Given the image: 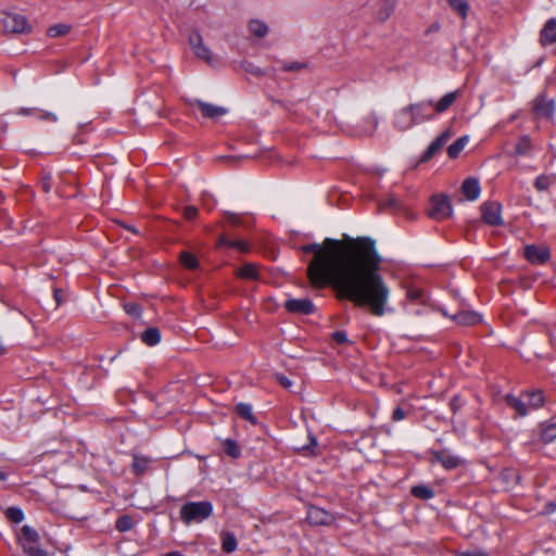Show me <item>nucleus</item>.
Listing matches in <instances>:
<instances>
[{"label": "nucleus", "instance_id": "bf43d9fd", "mask_svg": "<svg viewBox=\"0 0 556 556\" xmlns=\"http://www.w3.org/2000/svg\"><path fill=\"white\" fill-rule=\"evenodd\" d=\"M165 556H182V555L178 552H169Z\"/></svg>", "mask_w": 556, "mask_h": 556}, {"label": "nucleus", "instance_id": "4c0bfd02", "mask_svg": "<svg viewBox=\"0 0 556 556\" xmlns=\"http://www.w3.org/2000/svg\"><path fill=\"white\" fill-rule=\"evenodd\" d=\"M179 258L181 264L188 269H195L199 267V261L191 252L182 251Z\"/></svg>", "mask_w": 556, "mask_h": 556}, {"label": "nucleus", "instance_id": "6e6552de", "mask_svg": "<svg viewBox=\"0 0 556 556\" xmlns=\"http://www.w3.org/2000/svg\"><path fill=\"white\" fill-rule=\"evenodd\" d=\"M283 307L291 314L295 315H311L315 313L316 307L311 299H288Z\"/></svg>", "mask_w": 556, "mask_h": 556}, {"label": "nucleus", "instance_id": "39448f33", "mask_svg": "<svg viewBox=\"0 0 556 556\" xmlns=\"http://www.w3.org/2000/svg\"><path fill=\"white\" fill-rule=\"evenodd\" d=\"M428 455L430 464L433 465L439 463L446 470L455 469L462 465V459L458 456L451 454L447 450H430Z\"/></svg>", "mask_w": 556, "mask_h": 556}, {"label": "nucleus", "instance_id": "774afa93", "mask_svg": "<svg viewBox=\"0 0 556 556\" xmlns=\"http://www.w3.org/2000/svg\"><path fill=\"white\" fill-rule=\"evenodd\" d=\"M2 199H3V195H2V193L0 192V201H2Z\"/></svg>", "mask_w": 556, "mask_h": 556}, {"label": "nucleus", "instance_id": "5fc2aeb1", "mask_svg": "<svg viewBox=\"0 0 556 556\" xmlns=\"http://www.w3.org/2000/svg\"><path fill=\"white\" fill-rule=\"evenodd\" d=\"M387 206L391 207V208H395V210H399L401 207V204L399 202V200L394 197H391L387 203H386Z\"/></svg>", "mask_w": 556, "mask_h": 556}, {"label": "nucleus", "instance_id": "a19ab883", "mask_svg": "<svg viewBox=\"0 0 556 556\" xmlns=\"http://www.w3.org/2000/svg\"><path fill=\"white\" fill-rule=\"evenodd\" d=\"M306 67H307L306 63L293 61V62H283L282 66H281V70L285 71V72H299V71L304 70Z\"/></svg>", "mask_w": 556, "mask_h": 556}, {"label": "nucleus", "instance_id": "aec40b11", "mask_svg": "<svg viewBox=\"0 0 556 556\" xmlns=\"http://www.w3.org/2000/svg\"><path fill=\"white\" fill-rule=\"evenodd\" d=\"M533 111L540 116H551L554 111L553 101L540 96L534 101Z\"/></svg>", "mask_w": 556, "mask_h": 556}, {"label": "nucleus", "instance_id": "f257e3e1", "mask_svg": "<svg viewBox=\"0 0 556 556\" xmlns=\"http://www.w3.org/2000/svg\"><path fill=\"white\" fill-rule=\"evenodd\" d=\"M301 251L314 255L307 266L314 289L331 287L338 299L366 307L374 316L386 314L390 288L381 275L383 260L372 238H326L321 244L303 245Z\"/></svg>", "mask_w": 556, "mask_h": 556}, {"label": "nucleus", "instance_id": "2eb2a0df", "mask_svg": "<svg viewBox=\"0 0 556 556\" xmlns=\"http://www.w3.org/2000/svg\"><path fill=\"white\" fill-rule=\"evenodd\" d=\"M450 139V132L444 131L442 132L435 140H433L430 146L427 148V150L424 152L421 160L424 162H427L431 160L447 142Z\"/></svg>", "mask_w": 556, "mask_h": 556}, {"label": "nucleus", "instance_id": "4d7b16f0", "mask_svg": "<svg viewBox=\"0 0 556 556\" xmlns=\"http://www.w3.org/2000/svg\"><path fill=\"white\" fill-rule=\"evenodd\" d=\"M545 510H546V513H549V514L556 511V502H548L545 506Z\"/></svg>", "mask_w": 556, "mask_h": 556}, {"label": "nucleus", "instance_id": "a878e982", "mask_svg": "<svg viewBox=\"0 0 556 556\" xmlns=\"http://www.w3.org/2000/svg\"><path fill=\"white\" fill-rule=\"evenodd\" d=\"M217 244L219 247H228V248L237 249L243 253L248 252L250 249L248 242H245L243 240H232V239L227 238L224 235L218 238Z\"/></svg>", "mask_w": 556, "mask_h": 556}, {"label": "nucleus", "instance_id": "f704fd0d", "mask_svg": "<svg viewBox=\"0 0 556 556\" xmlns=\"http://www.w3.org/2000/svg\"><path fill=\"white\" fill-rule=\"evenodd\" d=\"M468 142V138L460 137L457 140H455L448 148H447V154L451 159H456L460 152L464 150L466 143Z\"/></svg>", "mask_w": 556, "mask_h": 556}, {"label": "nucleus", "instance_id": "de8ad7c7", "mask_svg": "<svg viewBox=\"0 0 556 556\" xmlns=\"http://www.w3.org/2000/svg\"><path fill=\"white\" fill-rule=\"evenodd\" d=\"M406 417V413L401 408L396 407L392 413V420L393 421H401Z\"/></svg>", "mask_w": 556, "mask_h": 556}, {"label": "nucleus", "instance_id": "0eeeda50", "mask_svg": "<svg viewBox=\"0 0 556 556\" xmlns=\"http://www.w3.org/2000/svg\"><path fill=\"white\" fill-rule=\"evenodd\" d=\"M407 106L408 110L412 112L416 124H421L424 122L430 121L435 115V112L433 110V101H420L417 103H412Z\"/></svg>", "mask_w": 556, "mask_h": 556}, {"label": "nucleus", "instance_id": "7c9ffc66", "mask_svg": "<svg viewBox=\"0 0 556 556\" xmlns=\"http://www.w3.org/2000/svg\"><path fill=\"white\" fill-rule=\"evenodd\" d=\"M410 494L419 500H430L434 496V491L428 485L418 484L410 489Z\"/></svg>", "mask_w": 556, "mask_h": 556}, {"label": "nucleus", "instance_id": "8fccbe9b", "mask_svg": "<svg viewBox=\"0 0 556 556\" xmlns=\"http://www.w3.org/2000/svg\"><path fill=\"white\" fill-rule=\"evenodd\" d=\"M393 10H394V3H393V2L388 1V2H386V3H384V5H383V8L381 9L380 13H382V12H383V14H384V15H383V18H387V17H389V16H390V14L393 12Z\"/></svg>", "mask_w": 556, "mask_h": 556}, {"label": "nucleus", "instance_id": "49530a36", "mask_svg": "<svg viewBox=\"0 0 556 556\" xmlns=\"http://www.w3.org/2000/svg\"><path fill=\"white\" fill-rule=\"evenodd\" d=\"M450 406H451L453 413H456L458 409H460V407L463 406L460 396H458V395L453 396V399L451 400Z\"/></svg>", "mask_w": 556, "mask_h": 556}, {"label": "nucleus", "instance_id": "37998d69", "mask_svg": "<svg viewBox=\"0 0 556 556\" xmlns=\"http://www.w3.org/2000/svg\"><path fill=\"white\" fill-rule=\"evenodd\" d=\"M199 214V211L195 206H186L184 208V217L187 219V220H193L197 218Z\"/></svg>", "mask_w": 556, "mask_h": 556}, {"label": "nucleus", "instance_id": "cd10ccee", "mask_svg": "<svg viewBox=\"0 0 556 556\" xmlns=\"http://www.w3.org/2000/svg\"><path fill=\"white\" fill-rule=\"evenodd\" d=\"M237 276L241 279L257 280L260 274L257 267L254 264L247 263L238 269Z\"/></svg>", "mask_w": 556, "mask_h": 556}, {"label": "nucleus", "instance_id": "680f3d73", "mask_svg": "<svg viewBox=\"0 0 556 556\" xmlns=\"http://www.w3.org/2000/svg\"><path fill=\"white\" fill-rule=\"evenodd\" d=\"M371 119H372V130H375L377 128L378 122L375 117H371Z\"/></svg>", "mask_w": 556, "mask_h": 556}, {"label": "nucleus", "instance_id": "bb28decb", "mask_svg": "<svg viewBox=\"0 0 556 556\" xmlns=\"http://www.w3.org/2000/svg\"><path fill=\"white\" fill-rule=\"evenodd\" d=\"M222 549L227 553H233L237 549L238 542L233 533L224 531L220 533Z\"/></svg>", "mask_w": 556, "mask_h": 556}, {"label": "nucleus", "instance_id": "58836bf2", "mask_svg": "<svg viewBox=\"0 0 556 556\" xmlns=\"http://www.w3.org/2000/svg\"><path fill=\"white\" fill-rule=\"evenodd\" d=\"M4 515L7 519L13 523H20L24 520V513L20 507H8Z\"/></svg>", "mask_w": 556, "mask_h": 556}, {"label": "nucleus", "instance_id": "f8f14e48", "mask_svg": "<svg viewBox=\"0 0 556 556\" xmlns=\"http://www.w3.org/2000/svg\"><path fill=\"white\" fill-rule=\"evenodd\" d=\"M539 42L542 47L556 43V18L552 17L545 22L540 30Z\"/></svg>", "mask_w": 556, "mask_h": 556}, {"label": "nucleus", "instance_id": "6e6d98bb", "mask_svg": "<svg viewBox=\"0 0 556 556\" xmlns=\"http://www.w3.org/2000/svg\"><path fill=\"white\" fill-rule=\"evenodd\" d=\"M35 111H36L35 109L21 108V109H18V111L16 113L20 115L27 116V115L33 114Z\"/></svg>", "mask_w": 556, "mask_h": 556}, {"label": "nucleus", "instance_id": "79ce46f5", "mask_svg": "<svg viewBox=\"0 0 556 556\" xmlns=\"http://www.w3.org/2000/svg\"><path fill=\"white\" fill-rule=\"evenodd\" d=\"M407 298L410 301L424 302L425 301V292L421 289L412 288L407 291Z\"/></svg>", "mask_w": 556, "mask_h": 556}, {"label": "nucleus", "instance_id": "f03ea898", "mask_svg": "<svg viewBox=\"0 0 556 556\" xmlns=\"http://www.w3.org/2000/svg\"><path fill=\"white\" fill-rule=\"evenodd\" d=\"M213 514V504L208 501L187 502L180 508V519L185 525L200 523Z\"/></svg>", "mask_w": 556, "mask_h": 556}, {"label": "nucleus", "instance_id": "dca6fc26", "mask_svg": "<svg viewBox=\"0 0 556 556\" xmlns=\"http://www.w3.org/2000/svg\"><path fill=\"white\" fill-rule=\"evenodd\" d=\"M480 184L478 179L476 178H467L464 180L462 185V192L464 193L465 198L469 201H475L480 195Z\"/></svg>", "mask_w": 556, "mask_h": 556}, {"label": "nucleus", "instance_id": "6ab92c4d", "mask_svg": "<svg viewBox=\"0 0 556 556\" xmlns=\"http://www.w3.org/2000/svg\"><path fill=\"white\" fill-rule=\"evenodd\" d=\"M556 185V174H541L534 181L533 187L538 192L548 191L551 187Z\"/></svg>", "mask_w": 556, "mask_h": 556}, {"label": "nucleus", "instance_id": "ea45409f", "mask_svg": "<svg viewBox=\"0 0 556 556\" xmlns=\"http://www.w3.org/2000/svg\"><path fill=\"white\" fill-rule=\"evenodd\" d=\"M134 527V522L130 516L123 515L119 518H117L115 522V529L119 532H127L131 530Z\"/></svg>", "mask_w": 556, "mask_h": 556}, {"label": "nucleus", "instance_id": "ddd939ff", "mask_svg": "<svg viewBox=\"0 0 556 556\" xmlns=\"http://www.w3.org/2000/svg\"><path fill=\"white\" fill-rule=\"evenodd\" d=\"M306 518L308 522L314 526H327L333 520L332 515L317 506H311L308 508Z\"/></svg>", "mask_w": 556, "mask_h": 556}, {"label": "nucleus", "instance_id": "9b49d317", "mask_svg": "<svg viewBox=\"0 0 556 556\" xmlns=\"http://www.w3.org/2000/svg\"><path fill=\"white\" fill-rule=\"evenodd\" d=\"M188 40L194 54L199 59L205 61L206 63L212 62L211 50L203 43L202 36L198 31L191 33Z\"/></svg>", "mask_w": 556, "mask_h": 556}, {"label": "nucleus", "instance_id": "052dcab7", "mask_svg": "<svg viewBox=\"0 0 556 556\" xmlns=\"http://www.w3.org/2000/svg\"><path fill=\"white\" fill-rule=\"evenodd\" d=\"M251 73H252V74H254V75H256V76H261V75H263V72H262L260 68H257V70H255V71H251Z\"/></svg>", "mask_w": 556, "mask_h": 556}, {"label": "nucleus", "instance_id": "4be33fe9", "mask_svg": "<svg viewBox=\"0 0 556 556\" xmlns=\"http://www.w3.org/2000/svg\"><path fill=\"white\" fill-rule=\"evenodd\" d=\"M505 402L520 417L526 416L529 412L527 403L513 394H507Z\"/></svg>", "mask_w": 556, "mask_h": 556}, {"label": "nucleus", "instance_id": "412c9836", "mask_svg": "<svg viewBox=\"0 0 556 556\" xmlns=\"http://www.w3.org/2000/svg\"><path fill=\"white\" fill-rule=\"evenodd\" d=\"M458 325L472 326L481 320V316L475 312L464 311L452 317Z\"/></svg>", "mask_w": 556, "mask_h": 556}, {"label": "nucleus", "instance_id": "a18cd8bd", "mask_svg": "<svg viewBox=\"0 0 556 556\" xmlns=\"http://www.w3.org/2000/svg\"><path fill=\"white\" fill-rule=\"evenodd\" d=\"M332 339L338 344H344V343H346L349 341L348 340V336H346V333L344 331H334L332 333Z\"/></svg>", "mask_w": 556, "mask_h": 556}, {"label": "nucleus", "instance_id": "473e14b6", "mask_svg": "<svg viewBox=\"0 0 556 556\" xmlns=\"http://www.w3.org/2000/svg\"><path fill=\"white\" fill-rule=\"evenodd\" d=\"M451 9L456 12L463 20L467 17L469 4L466 0H446Z\"/></svg>", "mask_w": 556, "mask_h": 556}, {"label": "nucleus", "instance_id": "864d4df0", "mask_svg": "<svg viewBox=\"0 0 556 556\" xmlns=\"http://www.w3.org/2000/svg\"><path fill=\"white\" fill-rule=\"evenodd\" d=\"M40 186H41V189L43 190V192H46V193L50 192L51 187H52L50 177H43L40 182Z\"/></svg>", "mask_w": 556, "mask_h": 556}, {"label": "nucleus", "instance_id": "09e8293b", "mask_svg": "<svg viewBox=\"0 0 556 556\" xmlns=\"http://www.w3.org/2000/svg\"><path fill=\"white\" fill-rule=\"evenodd\" d=\"M276 379L279 382V384L286 389H290L292 386V381L283 375H277Z\"/></svg>", "mask_w": 556, "mask_h": 556}, {"label": "nucleus", "instance_id": "393cba45", "mask_svg": "<svg viewBox=\"0 0 556 556\" xmlns=\"http://www.w3.org/2000/svg\"><path fill=\"white\" fill-rule=\"evenodd\" d=\"M532 150V141L529 136H521L515 144L513 155L523 156L528 155Z\"/></svg>", "mask_w": 556, "mask_h": 556}, {"label": "nucleus", "instance_id": "1a4fd4ad", "mask_svg": "<svg viewBox=\"0 0 556 556\" xmlns=\"http://www.w3.org/2000/svg\"><path fill=\"white\" fill-rule=\"evenodd\" d=\"M502 206L497 202H485L481 205L482 220L490 226H500L503 224Z\"/></svg>", "mask_w": 556, "mask_h": 556}, {"label": "nucleus", "instance_id": "c03bdc74", "mask_svg": "<svg viewBox=\"0 0 556 556\" xmlns=\"http://www.w3.org/2000/svg\"><path fill=\"white\" fill-rule=\"evenodd\" d=\"M24 553L27 556H48L47 552L43 551L42 548H40L39 546H37V547L27 546V547H25Z\"/></svg>", "mask_w": 556, "mask_h": 556}, {"label": "nucleus", "instance_id": "c85d7f7f", "mask_svg": "<svg viewBox=\"0 0 556 556\" xmlns=\"http://www.w3.org/2000/svg\"><path fill=\"white\" fill-rule=\"evenodd\" d=\"M141 341L149 346L157 344L161 340V332L157 328L151 327L141 333Z\"/></svg>", "mask_w": 556, "mask_h": 556}, {"label": "nucleus", "instance_id": "c756f323", "mask_svg": "<svg viewBox=\"0 0 556 556\" xmlns=\"http://www.w3.org/2000/svg\"><path fill=\"white\" fill-rule=\"evenodd\" d=\"M224 452L229 457L237 459L241 456V448L237 441L232 439H225L223 442Z\"/></svg>", "mask_w": 556, "mask_h": 556}, {"label": "nucleus", "instance_id": "5701e85b", "mask_svg": "<svg viewBox=\"0 0 556 556\" xmlns=\"http://www.w3.org/2000/svg\"><path fill=\"white\" fill-rule=\"evenodd\" d=\"M556 440V422H546L541 425L540 441L548 444Z\"/></svg>", "mask_w": 556, "mask_h": 556}, {"label": "nucleus", "instance_id": "69168bd1", "mask_svg": "<svg viewBox=\"0 0 556 556\" xmlns=\"http://www.w3.org/2000/svg\"><path fill=\"white\" fill-rule=\"evenodd\" d=\"M274 102H276V103H278V104H282V102H281V101H279V100H275Z\"/></svg>", "mask_w": 556, "mask_h": 556}, {"label": "nucleus", "instance_id": "e2e57ef3", "mask_svg": "<svg viewBox=\"0 0 556 556\" xmlns=\"http://www.w3.org/2000/svg\"><path fill=\"white\" fill-rule=\"evenodd\" d=\"M7 479V473L3 471H0V481H3Z\"/></svg>", "mask_w": 556, "mask_h": 556}, {"label": "nucleus", "instance_id": "13d9d810", "mask_svg": "<svg viewBox=\"0 0 556 556\" xmlns=\"http://www.w3.org/2000/svg\"><path fill=\"white\" fill-rule=\"evenodd\" d=\"M462 556H489L484 552H464Z\"/></svg>", "mask_w": 556, "mask_h": 556}, {"label": "nucleus", "instance_id": "0e129e2a", "mask_svg": "<svg viewBox=\"0 0 556 556\" xmlns=\"http://www.w3.org/2000/svg\"><path fill=\"white\" fill-rule=\"evenodd\" d=\"M311 444H312V445H317L316 439H315V438H313V437L311 438Z\"/></svg>", "mask_w": 556, "mask_h": 556}, {"label": "nucleus", "instance_id": "f3484780", "mask_svg": "<svg viewBox=\"0 0 556 556\" xmlns=\"http://www.w3.org/2000/svg\"><path fill=\"white\" fill-rule=\"evenodd\" d=\"M21 534H22V536H21L20 541H21L23 551H25V547H27V546H31V547L38 546L39 535L35 529L25 525L21 529Z\"/></svg>", "mask_w": 556, "mask_h": 556}, {"label": "nucleus", "instance_id": "b1692460", "mask_svg": "<svg viewBox=\"0 0 556 556\" xmlns=\"http://www.w3.org/2000/svg\"><path fill=\"white\" fill-rule=\"evenodd\" d=\"M151 463V459L147 456L134 455L131 469L136 476H142Z\"/></svg>", "mask_w": 556, "mask_h": 556}, {"label": "nucleus", "instance_id": "603ef678", "mask_svg": "<svg viewBox=\"0 0 556 556\" xmlns=\"http://www.w3.org/2000/svg\"><path fill=\"white\" fill-rule=\"evenodd\" d=\"M125 309L128 314L130 315H136V316H139L140 315V308L138 305L136 304H127L125 306Z\"/></svg>", "mask_w": 556, "mask_h": 556}, {"label": "nucleus", "instance_id": "423d86ee", "mask_svg": "<svg viewBox=\"0 0 556 556\" xmlns=\"http://www.w3.org/2000/svg\"><path fill=\"white\" fill-rule=\"evenodd\" d=\"M525 258L533 265H543L551 258V250L546 245L528 244L523 249Z\"/></svg>", "mask_w": 556, "mask_h": 556}, {"label": "nucleus", "instance_id": "4468645a", "mask_svg": "<svg viewBox=\"0 0 556 556\" xmlns=\"http://www.w3.org/2000/svg\"><path fill=\"white\" fill-rule=\"evenodd\" d=\"M414 125H416V123L412 112L408 110V106H405L395 113L393 126L397 130L405 131L410 129Z\"/></svg>", "mask_w": 556, "mask_h": 556}, {"label": "nucleus", "instance_id": "3c124183", "mask_svg": "<svg viewBox=\"0 0 556 556\" xmlns=\"http://www.w3.org/2000/svg\"><path fill=\"white\" fill-rule=\"evenodd\" d=\"M39 118L43 119V121H49V122H56V119H58L55 114L50 113V112H45V111H40Z\"/></svg>", "mask_w": 556, "mask_h": 556}, {"label": "nucleus", "instance_id": "20e7f679", "mask_svg": "<svg viewBox=\"0 0 556 556\" xmlns=\"http://www.w3.org/2000/svg\"><path fill=\"white\" fill-rule=\"evenodd\" d=\"M453 207L450 199L443 194L433 195L430 200L428 216L434 220H444L452 216Z\"/></svg>", "mask_w": 556, "mask_h": 556}, {"label": "nucleus", "instance_id": "7ed1b4c3", "mask_svg": "<svg viewBox=\"0 0 556 556\" xmlns=\"http://www.w3.org/2000/svg\"><path fill=\"white\" fill-rule=\"evenodd\" d=\"M0 25L5 33H29L31 26L24 15L11 12H0Z\"/></svg>", "mask_w": 556, "mask_h": 556}, {"label": "nucleus", "instance_id": "338daca9", "mask_svg": "<svg viewBox=\"0 0 556 556\" xmlns=\"http://www.w3.org/2000/svg\"><path fill=\"white\" fill-rule=\"evenodd\" d=\"M128 230L135 231L132 227H127Z\"/></svg>", "mask_w": 556, "mask_h": 556}, {"label": "nucleus", "instance_id": "2f4dec72", "mask_svg": "<svg viewBox=\"0 0 556 556\" xmlns=\"http://www.w3.org/2000/svg\"><path fill=\"white\" fill-rule=\"evenodd\" d=\"M235 410L239 417L250 421L251 424L255 425L257 422L250 404L239 403L237 404Z\"/></svg>", "mask_w": 556, "mask_h": 556}, {"label": "nucleus", "instance_id": "9d476101", "mask_svg": "<svg viewBox=\"0 0 556 556\" xmlns=\"http://www.w3.org/2000/svg\"><path fill=\"white\" fill-rule=\"evenodd\" d=\"M190 105L192 108H197L201 112V114L204 118L214 119V118H218L227 113V110L225 108H222V106H218V105H215L212 103H207V102H204V101H201L198 99L192 100L190 102Z\"/></svg>", "mask_w": 556, "mask_h": 556}, {"label": "nucleus", "instance_id": "e433bc0d", "mask_svg": "<svg viewBox=\"0 0 556 556\" xmlns=\"http://www.w3.org/2000/svg\"><path fill=\"white\" fill-rule=\"evenodd\" d=\"M249 29L250 31L258 37V38H263L267 35L268 33V27L267 25L262 22V21H258V20H253L249 23Z\"/></svg>", "mask_w": 556, "mask_h": 556}, {"label": "nucleus", "instance_id": "c9c22d12", "mask_svg": "<svg viewBox=\"0 0 556 556\" xmlns=\"http://www.w3.org/2000/svg\"><path fill=\"white\" fill-rule=\"evenodd\" d=\"M72 29V26L68 24H54L50 26L47 30V35L51 38H58L62 36H66Z\"/></svg>", "mask_w": 556, "mask_h": 556}, {"label": "nucleus", "instance_id": "72a5a7b5", "mask_svg": "<svg viewBox=\"0 0 556 556\" xmlns=\"http://www.w3.org/2000/svg\"><path fill=\"white\" fill-rule=\"evenodd\" d=\"M525 396L528 399L527 406H530L532 409H538L544 404V396L541 391L528 392Z\"/></svg>", "mask_w": 556, "mask_h": 556}, {"label": "nucleus", "instance_id": "a211bd4d", "mask_svg": "<svg viewBox=\"0 0 556 556\" xmlns=\"http://www.w3.org/2000/svg\"><path fill=\"white\" fill-rule=\"evenodd\" d=\"M458 91H452L444 94L439 101L433 102V110L435 114H441L447 111L458 98Z\"/></svg>", "mask_w": 556, "mask_h": 556}]
</instances>
